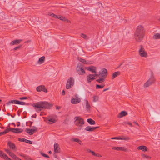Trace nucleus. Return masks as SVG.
<instances>
[{
	"instance_id": "f257e3e1",
	"label": "nucleus",
	"mask_w": 160,
	"mask_h": 160,
	"mask_svg": "<svg viewBox=\"0 0 160 160\" xmlns=\"http://www.w3.org/2000/svg\"><path fill=\"white\" fill-rule=\"evenodd\" d=\"M145 35V30L142 25L138 26L135 32L134 38L136 41L138 42H141L144 38Z\"/></svg>"
},
{
	"instance_id": "f03ea898",
	"label": "nucleus",
	"mask_w": 160,
	"mask_h": 160,
	"mask_svg": "<svg viewBox=\"0 0 160 160\" xmlns=\"http://www.w3.org/2000/svg\"><path fill=\"white\" fill-rule=\"evenodd\" d=\"M32 106L38 112L41 111L43 109L48 108L50 107L49 103L46 102H40L34 103L32 104Z\"/></svg>"
},
{
	"instance_id": "7ed1b4c3",
	"label": "nucleus",
	"mask_w": 160,
	"mask_h": 160,
	"mask_svg": "<svg viewBox=\"0 0 160 160\" xmlns=\"http://www.w3.org/2000/svg\"><path fill=\"white\" fill-rule=\"evenodd\" d=\"M75 121V124L79 127L77 128L78 130H80L81 129L82 125L84 123V120L82 118L79 116L75 117L74 118Z\"/></svg>"
},
{
	"instance_id": "20e7f679",
	"label": "nucleus",
	"mask_w": 160,
	"mask_h": 160,
	"mask_svg": "<svg viewBox=\"0 0 160 160\" xmlns=\"http://www.w3.org/2000/svg\"><path fill=\"white\" fill-rule=\"evenodd\" d=\"M155 82V79L153 75H152L148 80L144 84V87H148L152 85Z\"/></svg>"
},
{
	"instance_id": "39448f33",
	"label": "nucleus",
	"mask_w": 160,
	"mask_h": 160,
	"mask_svg": "<svg viewBox=\"0 0 160 160\" xmlns=\"http://www.w3.org/2000/svg\"><path fill=\"white\" fill-rule=\"evenodd\" d=\"M140 48L138 50L139 54L142 57H146L148 56L147 52L145 51L144 48L142 45L139 46Z\"/></svg>"
},
{
	"instance_id": "423d86ee",
	"label": "nucleus",
	"mask_w": 160,
	"mask_h": 160,
	"mask_svg": "<svg viewBox=\"0 0 160 160\" xmlns=\"http://www.w3.org/2000/svg\"><path fill=\"white\" fill-rule=\"evenodd\" d=\"M74 80L73 78L70 77L68 79L66 85V88L67 89L71 88L74 85Z\"/></svg>"
},
{
	"instance_id": "0eeeda50",
	"label": "nucleus",
	"mask_w": 160,
	"mask_h": 160,
	"mask_svg": "<svg viewBox=\"0 0 160 160\" xmlns=\"http://www.w3.org/2000/svg\"><path fill=\"white\" fill-rule=\"evenodd\" d=\"M99 73L100 77L105 78L108 75V71L106 69L103 68L99 72Z\"/></svg>"
},
{
	"instance_id": "6e6552de",
	"label": "nucleus",
	"mask_w": 160,
	"mask_h": 160,
	"mask_svg": "<svg viewBox=\"0 0 160 160\" xmlns=\"http://www.w3.org/2000/svg\"><path fill=\"white\" fill-rule=\"evenodd\" d=\"M78 73L79 74L83 75L85 74V72L84 70L83 69L82 66L78 64L76 68Z\"/></svg>"
},
{
	"instance_id": "1a4fd4ad",
	"label": "nucleus",
	"mask_w": 160,
	"mask_h": 160,
	"mask_svg": "<svg viewBox=\"0 0 160 160\" xmlns=\"http://www.w3.org/2000/svg\"><path fill=\"white\" fill-rule=\"evenodd\" d=\"M71 101L72 104H75L79 103L81 101V99L77 95L75 94L74 97L72 98Z\"/></svg>"
},
{
	"instance_id": "9d476101",
	"label": "nucleus",
	"mask_w": 160,
	"mask_h": 160,
	"mask_svg": "<svg viewBox=\"0 0 160 160\" xmlns=\"http://www.w3.org/2000/svg\"><path fill=\"white\" fill-rule=\"evenodd\" d=\"M8 129L10 130V131H11L13 132L17 133H20L22 132L23 131L22 128H10Z\"/></svg>"
},
{
	"instance_id": "9b49d317",
	"label": "nucleus",
	"mask_w": 160,
	"mask_h": 160,
	"mask_svg": "<svg viewBox=\"0 0 160 160\" xmlns=\"http://www.w3.org/2000/svg\"><path fill=\"white\" fill-rule=\"evenodd\" d=\"M37 128H35V129L32 128L31 129H29L28 128H26L25 130L26 132L27 133H28L30 135H32L34 132L37 131Z\"/></svg>"
},
{
	"instance_id": "f8f14e48",
	"label": "nucleus",
	"mask_w": 160,
	"mask_h": 160,
	"mask_svg": "<svg viewBox=\"0 0 160 160\" xmlns=\"http://www.w3.org/2000/svg\"><path fill=\"white\" fill-rule=\"evenodd\" d=\"M60 148L58 143L55 142L54 144V152L56 153H59L60 152Z\"/></svg>"
},
{
	"instance_id": "ddd939ff",
	"label": "nucleus",
	"mask_w": 160,
	"mask_h": 160,
	"mask_svg": "<svg viewBox=\"0 0 160 160\" xmlns=\"http://www.w3.org/2000/svg\"><path fill=\"white\" fill-rule=\"evenodd\" d=\"M88 70L92 72L96 73V68L94 66H90L86 68Z\"/></svg>"
},
{
	"instance_id": "4468645a",
	"label": "nucleus",
	"mask_w": 160,
	"mask_h": 160,
	"mask_svg": "<svg viewBox=\"0 0 160 160\" xmlns=\"http://www.w3.org/2000/svg\"><path fill=\"white\" fill-rule=\"evenodd\" d=\"M87 78L88 83H90L91 81L95 79L93 75L91 74H89L87 76Z\"/></svg>"
},
{
	"instance_id": "2eb2a0df",
	"label": "nucleus",
	"mask_w": 160,
	"mask_h": 160,
	"mask_svg": "<svg viewBox=\"0 0 160 160\" xmlns=\"http://www.w3.org/2000/svg\"><path fill=\"white\" fill-rule=\"evenodd\" d=\"M8 145L9 147L11 149L13 150H15L16 151L15 145L13 143L11 142H8Z\"/></svg>"
},
{
	"instance_id": "dca6fc26",
	"label": "nucleus",
	"mask_w": 160,
	"mask_h": 160,
	"mask_svg": "<svg viewBox=\"0 0 160 160\" xmlns=\"http://www.w3.org/2000/svg\"><path fill=\"white\" fill-rule=\"evenodd\" d=\"M98 128L99 127H91L90 126H87L85 128V129L87 131H92Z\"/></svg>"
},
{
	"instance_id": "f3484780",
	"label": "nucleus",
	"mask_w": 160,
	"mask_h": 160,
	"mask_svg": "<svg viewBox=\"0 0 160 160\" xmlns=\"http://www.w3.org/2000/svg\"><path fill=\"white\" fill-rule=\"evenodd\" d=\"M22 41V40L21 39L13 40L11 42L10 45L12 46L14 44H18L20 43Z\"/></svg>"
},
{
	"instance_id": "a211bd4d",
	"label": "nucleus",
	"mask_w": 160,
	"mask_h": 160,
	"mask_svg": "<svg viewBox=\"0 0 160 160\" xmlns=\"http://www.w3.org/2000/svg\"><path fill=\"white\" fill-rule=\"evenodd\" d=\"M19 102V101L15 100H12L8 101L6 105L8 106L11 103L18 104V103Z\"/></svg>"
},
{
	"instance_id": "6ab92c4d",
	"label": "nucleus",
	"mask_w": 160,
	"mask_h": 160,
	"mask_svg": "<svg viewBox=\"0 0 160 160\" xmlns=\"http://www.w3.org/2000/svg\"><path fill=\"white\" fill-rule=\"evenodd\" d=\"M128 113L127 112L125 111H122L119 114L118 117L121 118L123 116H125Z\"/></svg>"
},
{
	"instance_id": "aec40b11",
	"label": "nucleus",
	"mask_w": 160,
	"mask_h": 160,
	"mask_svg": "<svg viewBox=\"0 0 160 160\" xmlns=\"http://www.w3.org/2000/svg\"><path fill=\"white\" fill-rule=\"evenodd\" d=\"M112 149L113 150H117L119 151H126V149H125L124 148L122 147H113L112 148Z\"/></svg>"
},
{
	"instance_id": "412c9836",
	"label": "nucleus",
	"mask_w": 160,
	"mask_h": 160,
	"mask_svg": "<svg viewBox=\"0 0 160 160\" xmlns=\"http://www.w3.org/2000/svg\"><path fill=\"white\" fill-rule=\"evenodd\" d=\"M138 149L139 150H141L143 151H146L147 150V148L145 146H140L138 148Z\"/></svg>"
},
{
	"instance_id": "4be33fe9",
	"label": "nucleus",
	"mask_w": 160,
	"mask_h": 160,
	"mask_svg": "<svg viewBox=\"0 0 160 160\" xmlns=\"http://www.w3.org/2000/svg\"><path fill=\"white\" fill-rule=\"evenodd\" d=\"M78 60L81 62L85 64H90V63H89L85 59L81 58H78Z\"/></svg>"
},
{
	"instance_id": "5701e85b",
	"label": "nucleus",
	"mask_w": 160,
	"mask_h": 160,
	"mask_svg": "<svg viewBox=\"0 0 160 160\" xmlns=\"http://www.w3.org/2000/svg\"><path fill=\"white\" fill-rule=\"evenodd\" d=\"M45 58L44 56L40 58L38 61V63L39 64L42 63L45 60Z\"/></svg>"
},
{
	"instance_id": "b1692460",
	"label": "nucleus",
	"mask_w": 160,
	"mask_h": 160,
	"mask_svg": "<svg viewBox=\"0 0 160 160\" xmlns=\"http://www.w3.org/2000/svg\"><path fill=\"white\" fill-rule=\"evenodd\" d=\"M153 38L154 39H160V33H155L153 36Z\"/></svg>"
},
{
	"instance_id": "393cba45",
	"label": "nucleus",
	"mask_w": 160,
	"mask_h": 160,
	"mask_svg": "<svg viewBox=\"0 0 160 160\" xmlns=\"http://www.w3.org/2000/svg\"><path fill=\"white\" fill-rule=\"evenodd\" d=\"M86 107L87 108V110L88 111L89 110L90 108V105L89 104L88 101L87 100H85Z\"/></svg>"
},
{
	"instance_id": "a878e982",
	"label": "nucleus",
	"mask_w": 160,
	"mask_h": 160,
	"mask_svg": "<svg viewBox=\"0 0 160 160\" xmlns=\"http://www.w3.org/2000/svg\"><path fill=\"white\" fill-rule=\"evenodd\" d=\"M87 121L91 125H94L95 123V121L91 118L88 119Z\"/></svg>"
},
{
	"instance_id": "bb28decb",
	"label": "nucleus",
	"mask_w": 160,
	"mask_h": 160,
	"mask_svg": "<svg viewBox=\"0 0 160 160\" xmlns=\"http://www.w3.org/2000/svg\"><path fill=\"white\" fill-rule=\"evenodd\" d=\"M100 78L97 79L96 81L98 82L99 83H101L105 81V78H102L99 77Z\"/></svg>"
},
{
	"instance_id": "cd10ccee",
	"label": "nucleus",
	"mask_w": 160,
	"mask_h": 160,
	"mask_svg": "<svg viewBox=\"0 0 160 160\" xmlns=\"http://www.w3.org/2000/svg\"><path fill=\"white\" fill-rule=\"evenodd\" d=\"M120 73L119 72H115L112 74V78H114L116 77H117L118 75H119Z\"/></svg>"
},
{
	"instance_id": "c85d7f7f",
	"label": "nucleus",
	"mask_w": 160,
	"mask_h": 160,
	"mask_svg": "<svg viewBox=\"0 0 160 160\" xmlns=\"http://www.w3.org/2000/svg\"><path fill=\"white\" fill-rule=\"evenodd\" d=\"M48 120L50 122H51L52 123L55 122L56 121L55 118H50V117L48 118Z\"/></svg>"
},
{
	"instance_id": "c756f323",
	"label": "nucleus",
	"mask_w": 160,
	"mask_h": 160,
	"mask_svg": "<svg viewBox=\"0 0 160 160\" xmlns=\"http://www.w3.org/2000/svg\"><path fill=\"white\" fill-rule=\"evenodd\" d=\"M21 156L23 157L24 158H25L26 160H31V158L28 156L24 155V154H22L20 155Z\"/></svg>"
},
{
	"instance_id": "7c9ffc66",
	"label": "nucleus",
	"mask_w": 160,
	"mask_h": 160,
	"mask_svg": "<svg viewBox=\"0 0 160 160\" xmlns=\"http://www.w3.org/2000/svg\"><path fill=\"white\" fill-rule=\"evenodd\" d=\"M105 86L104 84H102V85H100L97 84L96 86V88L97 89H100L103 88Z\"/></svg>"
},
{
	"instance_id": "2f4dec72",
	"label": "nucleus",
	"mask_w": 160,
	"mask_h": 160,
	"mask_svg": "<svg viewBox=\"0 0 160 160\" xmlns=\"http://www.w3.org/2000/svg\"><path fill=\"white\" fill-rule=\"evenodd\" d=\"M42 88H43V85L39 86L37 88V90L38 92H40L42 91Z\"/></svg>"
},
{
	"instance_id": "473e14b6",
	"label": "nucleus",
	"mask_w": 160,
	"mask_h": 160,
	"mask_svg": "<svg viewBox=\"0 0 160 160\" xmlns=\"http://www.w3.org/2000/svg\"><path fill=\"white\" fill-rule=\"evenodd\" d=\"M10 131V130H9L8 128L5 130L3 132H0V136L4 134H5Z\"/></svg>"
},
{
	"instance_id": "72a5a7b5",
	"label": "nucleus",
	"mask_w": 160,
	"mask_h": 160,
	"mask_svg": "<svg viewBox=\"0 0 160 160\" xmlns=\"http://www.w3.org/2000/svg\"><path fill=\"white\" fill-rule=\"evenodd\" d=\"M120 139L128 141L130 139V138L128 137L123 136L122 138L120 137Z\"/></svg>"
},
{
	"instance_id": "f704fd0d",
	"label": "nucleus",
	"mask_w": 160,
	"mask_h": 160,
	"mask_svg": "<svg viewBox=\"0 0 160 160\" xmlns=\"http://www.w3.org/2000/svg\"><path fill=\"white\" fill-rule=\"evenodd\" d=\"M2 158L6 160H11V159L8 158V156L5 154H3V156Z\"/></svg>"
},
{
	"instance_id": "c9c22d12",
	"label": "nucleus",
	"mask_w": 160,
	"mask_h": 160,
	"mask_svg": "<svg viewBox=\"0 0 160 160\" xmlns=\"http://www.w3.org/2000/svg\"><path fill=\"white\" fill-rule=\"evenodd\" d=\"M99 97L97 96H94L93 97V101L94 102H97L98 100Z\"/></svg>"
},
{
	"instance_id": "e433bc0d",
	"label": "nucleus",
	"mask_w": 160,
	"mask_h": 160,
	"mask_svg": "<svg viewBox=\"0 0 160 160\" xmlns=\"http://www.w3.org/2000/svg\"><path fill=\"white\" fill-rule=\"evenodd\" d=\"M9 155L13 159H14L15 158H16V155L11 152L10 153Z\"/></svg>"
},
{
	"instance_id": "4c0bfd02",
	"label": "nucleus",
	"mask_w": 160,
	"mask_h": 160,
	"mask_svg": "<svg viewBox=\"0 0 160 160\" xmlns=\"http://www.w3.org/2000/svg\"><path fill=\"white\" fill-rule=\"evenodd\" d=\"M18 139V140L19 141L23 142H26L27 139L24 138H19Z\"/></svg>"
},
{
	"instance_id": "58836bf2",
	"label": "nucleus",
	"mask_w": 160,
	"mask_h": 160,
	"mask_svg": "<svg viewBox=\"0 0 160 160\" xmlns=\"http://www.w3.org/2000/svg\"><path fill=\"white\" fill-rule=\"evenodd\" d=\"M48 15L50 16H51L54 18H57V15L55 14H54L52 13H48Z\"/></svg>"
},
{
	"instance_id": "ea45409f",
	"label": "nucleus",
	"mask_w": 160,
	"mask_h": 160,
	"mask_svg": "<svg viewBox=\"0 0 160 160\" xmlns=\"http://www.w3.org/2000/svg\"><path fill=\"white\" fill-rule=\"evenodd\" d=\"M58 18L63 21L64 19H65V18L62 16H57V18Z\"/></svg>"
},
{
	"instance_id": "a19ab883",
	"label": "nucleus",
	"mask_w": 160,
	"mask_h": 160,
	"mask_svg": "<svg viewBox=\"0 0 160 160\" xmlns=\"http://www.w3.org/2000/svg\"><path fill=\"white\" fill-rule=\"evenodd\" d=\"M81 36L85 39H88L87 36L84 34L82 33L81 34Z\"/></svg>"
},
{
	"instance_id": "79ce46f5",
	"label": "nucleus",
	"mask_w": 160,
	"mask_h": 160,
	"mask_svg": "<svg viewBox=\"0 0 160 160\" xmlns=\"http://www.w3.org/2000/svg\"><path fill=\"white\" fill-rule=\"evenodd\" d=\"M18 104L22 105H28V104L25 102H23L19 101V102L18 103Z\"/></svg>"
},
{
	"instance_id": "37998d69",
	"label": "nucleus",
	"mask_w": 160,
	"mask_h": 160,
	"mask_svg": "<svg viewBox=\"0 0 160 160\" xmlns=\"http://www.w3.org/2000/svg\"><path fill=\"white\" fill-rule=\"evenodd\" d=\"M88 152H89L91 153L92 155L95 156L96 153H95V152H94L91 150H88Z\"/></svg>"
},
{
	"instance_id": "c03bdc74",
	"label": "nucleus",
	"mask_w": 160,
	"mask_h": 160,
	"mask_svg": "<svg viewBox=\"0 0 160 160\" xmlns=\"http://www.w3.org/2000/svg\"><path fill=\"white\" fill-rule=\"evenodd\" d=\"M41 154L42 156H43L44 157H46L48 158H49V156L43 153L42 152H41Z\"/></svg>"
},
{
	"instance_id": "a18cd8bd",
	"label": "nucleus",
	"mask_w": 160,
	"mask_h": 160,
	"mask_svg": "<svg viewBox=\"0 0 160 160\" xmlns=\"http://www.w3.org/2000/svg\"><path fill=\"white\" fill-rule=\"evenodd\" d=\"M43 92H48V90L45 87V86L43 85V88H42V90Z\"/></svg>"
},
{
	"instance_id": "49530a36",
	"label": "nucleus",
	"mask_w": 160,
	"mask_h": 160,
	"mask_svg": "<svg viewBox=\"0 0 160 160\" xmlns=\"http://www.w3.org/2000/svg\"><path fill=\"white\" fill-rule=\"evenodd\" d=\"M142 156L144 158H147V159H149V158H150V157L149 156H148V155H147L145 154H142Z\"/></svg>"
},
{
	"instance_id": "de8ad7c7",
	"label": "nucleus",
	"mask_w": 160,
	"mask_h": 160,
	"mask_svg": "<svg viewBox=\"0 0 160 160\" xmlns=\"http://www.w3.org/2000/svg\"><path fill=\"white\" fill-rule=\"evenodd\" d=\"M64 22H68V23H70L71 22L69 20H68V19H67V18H65V19H64L63 21Z\"/></svg>"
},
{
	"instance_id": "09e8293b",
	"label": "nucleus",
	"mask_w": 160,
	"mask_h": 160,
	"mask_svg": "<svg viewBox=\"0 0 160 160\" xmlns=\"http://www.w3.org/2000/svg\"><path fill=\"white\" fill-rule=\"evenodd\" d=\"M27 98V97H20L19 98V99L20 100H24V99H26Z\"/></svg>"
},
{
	"instance_id": "8fccbe9b",
	"label": "nucleus",
	"mask_w": 160,
	"mask_h": 160,
	"mask_svg": "<svg viewBox=\"0 0 160 160\" xmlns=\"http://www.w3.org/2000/svg\"><path fill=\"white\" fill-rule=\"evenodd\" d=\"M22 46L21 45H20L18 46L17 47L14 48L13 49L14 50H16L18 49L20 47H22Z\"/></svg>"
},
{
	"instance_id": "3c124183",
	"label": "nucleus",
	"mask_w": 160,
	"mask_h": 160,
	"mask_svg": "<svg viewBox=\"0 0 160 160\" xmlns=\"http://www.w3.org/2000/svg\"><path fill=\"white\" fill-rule=\"evenodd\" d=\"M26 142L29 143L30 144H32V142L31 141L28 140L27 139L26 140Z\"/></svg>"
},
{
	"instance_id": "603ef678",
	"label": "nucleus",
	"mask_w": 160,
	"mask_h": 160,
	"mask_svg": "<svg viewBox=\"0 0 160 160\" xmlns=\"http://www.w3.org/2000/svg\"><path fill=\"white\" fill-rule=\"evenodd\" d=\"M5 151L9 154L11 152L10 150L8 149H5Z\"/></svg>"
},
{
	"instance_id": "864d4df0",
	"label": "nucleus",
	"mask_w": 160,
	"mask_h": 160,
	"mask_svg": "<svg viewBox=\"0 0 160 160\" xmlns=\"http://www.w3.org/2000/svg\"><path fill=\"white\" fill-rule=\"evenodd\" d=\"M126 124L129 125L131 127H132V124L131 123L129 122H126Z\"/></svg>"
},
{
	"instance_id": "5fc2aeb1",
	"label": "nucleus",
	"mask_w": 160,
	"mask_h": 160,
	"mask_svg": "<svg viewBox=\"0 0 160 160\" xmlns=\"http://www.w3.org/2000/svg\"><path fill=\"white\" fill-rule=\"evenodd\" d=\"M4 153H3L2 152V151H0V157H2L3 156V155Z\"/></svg>"
},
{
	"instance_id": "6e6d98bb",
	"label": "nucleus",
	"mask_w": 160,
	"mask_h": 160,
	"mask_svg": "<svg viewBox=\"0 0 160 160\" xmlns=\"http://www.w3.org/2000/svg\"><path fill=\"white\" fill-rule=\"evenodd\" d=\"M79 140V139L78 138H75L74 139V142H78Z\"/></svg>"
},
{
	"instance_id": "4d7b16f0",
	"label": "nucleus",
	"mask_w": 160,
	"mask_h": 160,
	"mask_svg": "<svg viewBox=\"0 0 160 160\" xmlns=\"http://www.w3.org/2000/svg\"><path fill=\"white\" fill-rule=\"evenodd\" d=\"M93 76H94V78H95V77L96 76H98L100 77V73H99V74H96V73H95V74H93Z\"/></svg>"
},
{
	"instance_id": "13d9d810",
	"label": "nucleus",
	"mask_w": 160,
	"mask_h": 160,
	"mask_svg": "<svg viewBox=\"0 0 160 160\" xmlns=\"http://www.w3.org/2000/svg\"><path fill=\"white\" fill-rule=\"evenodd\" d=\"M112 139H120V137H114L111 138Z\"/></svg>"
},
{
	"instance_id": "bf43d9fd",
	"label": "nucleus",
	"mask_w": 160,
	"mask_h": 160,
	"mask_svg": "<svg viewBox=\"0 0 160 160\" xmlns=\"http://www.w3.org/2000/svg\"><path fill=\"white\" fill-rule=\"evenodd\" d=\"M65 92L64 90H63L62 92V95H65Z\"/></svg>"
},
{
	"instance_id": "052dcab7",
	"label": "nucleus",
	"mask_w": 160,
	"mask_h": 160,
	"mask_svg": "<svg viewBox=\"0 0 160 160\" xmlns=\"http://www.w3.org/2000/svg\"><path fill=\"white\" fill-rule=\"evenodd\" d=\"M15 160H21L19 158L17 157L16 156V158H15L14 159Z\"/></svg>"
},
{
	"instance_id": "680f3d73",
	"label": "nucleus",
	"mask_w": 160,
	"mask_h": 160,
	"mask_svg": "<svg viewBox=\"0 0 160 160\" xmlns=\"http://www.w3.org/2000/svg\"><path fill=\"white\" fill-rule=\"evenodd\" d=\"M79 144H80V145H82V142L80 140H79V141L78 142Z\"/></svg>"
},
{
	"instance_id": "e2e57ef3",
	"label": "nucleus",
	"mask_w": 160,
	"mask_h": 160,
	"mask_svg": "<svg viewBox=\"0 0 160 160\" xmlns=\"http://www.w3.org/2000/svg\"><path fill=\"white\" fill-rule=\"evenodd\" d=\"M95 156L98 157H101V156L100 154H96V153L95 155Z\"/></svg>"
},
{
	"instance_id": "0e129e2a",
	"label": "nucleus",
	"mask_w": 160,
	"mask_h": 160,
	"mask_svg": "<svg viewBox=\"0 0 160 160\" xmlns=\"http://www.w3.org/2000/svg\"><path fill=\"white\" fill-rule=\"evenodd\" d=\"M109 88H106V89H104L103 90V92H105V91H107V90H109Z\"/></svg>"
},
{
	"instance_id": "69168bd1",
	"label": "nucleus",
	"mask_w": 160,
	"mask_h": 160,
	"mask_svg": "<svg viewBox=\"0 0 160 160\" xmlns=\"http://www.w3.org/2000/svg\"><path fill=\"white\" fill-rule=\"evenodd\" d=\"M17 126L18 127H19V126H20V122H17Z\"/></svg>"
},
{
	"instance_id": "338daca9",
	"label": "nucleus",
	"mask_w": 160,
	"mask_h": 160,
	"mask_svg": "<svg viewBox=\"0 0 160 160\" xmlns=\"http://www.w3.org/2000/svg\"><path fill=\"white\" fill-rule=\"evenodd\" d=\"M30 122V127H31V125H32V124L33 123V122Z\"/></svg>"
},
{
	"instance_id": "774afa93",
	"label": "nucleus",
	"mask_w": 160,
	"mask_h": 160,
	"mask_svg": "<svg viewBox=\"0 0 160 160\" xmlns=\"http://www.w3.org/2000/svg\"><path fill=\"white\" fill-rule=\"evenodd\" d=\"M48 153L49 154H51L52 153V152L51 151H49L48 152Z\"/></svg>"
}]
</instances>
